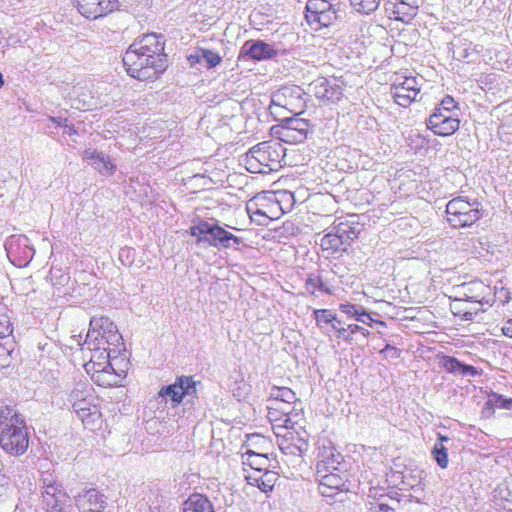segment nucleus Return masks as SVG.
Here are the masks:
<instances>
[{"label":"nucleus","instance_id":"c85d7f7f","mask_svg":"<svg viewBox=\"0 0 512 512\" xmlns=\"http://www.w3.org/2000/svg\"><path fill=\"white\" fill-rule=\"evenodd\" d=\"M439 364L448 373L470 376H476L478 374L476 367L461 363L457 358L452 356H439Z\"/></svg>","mask_w":512,"mask_h":512},{"label":"nucleus","instance_id":"c03bdc74","mask_svg":"<svg viewBox=\"0 0 512 512\" xmlns=\"http://www.w3.org/2000/svg\"><path fill=\"white\" fill-rule=\"evenodd\" d=\"M380 354L385 358V359H397L400 357L401 355V351L392 346V345H389L387 344L381 351H380Z\"/></svg>","mask_w":512,"mask_h":512},{"label":"nucleus","instance_id":"a878e982","mask_svg":"<svg viewBox=\"0 0 512 512\" xmlns=\"http://www.w3.org/2000/svg\"><path fill=\"white\" fill-rule=\"evenodd\" d=\"M240 55L247 56L252 60L262 61L275 57L277 51L271 45L261 40H250L244 43Z\"/></svg>","mask_w":512,"mask_h":512},{"label":"nucleus","instance_id":"cd10ccee","mask_svg":"<svg viewBox=\"0 0 512 512\" xmlns=\"http://www.w3.org/2000/svg\"><path fill=\"white\" fill-rule=\"evenodd\" d=\"M67 497L61 486L55 482L49 483L44 487L43 500L50 512H63V502Z\"/></svg>","mask_w":512,"mask_h":512},{"label":"nucleus","instance_id":"6e6d98bb","mask_svg":"<svg viewBox=\"0 0 512 512\" xmlns=\"http://www.w3.org/2000/svg\"><path fill=\"white\" fill-rule=\"evenodd\" d=\"M3 85H4V80H3L2 73L0 72V89L3 87Z\"/></svg>","mask_w":512,"mask_h":512},{"label":"nucleus","instance_id":"e433bc0d","mask_svg":"<svg viewBox=\"0 0 512 512\" xmlns=\"http://www.w3.org/2000/svg\"><path fill=\"white\" fill-rule=\"evenodd\" d=\"M357 324H349L347 327H342L340 324L334 325L335 337L339 341L348 344L354 342V335L357 333Z\"/></svg>","mask_w":512,"mask_h":512},{"label":"nucleus","instance_id":"58836bf2","mask_svg":"<svg viewBox=\"0 0 512 512\" xmlns=\"http://www.w3.org/2000/svg\"><path fill=\"white\" fill-rule=\"evenodd\" d=\"M350 3L356 11L368 14L378 8L380 0H350Z\"/></svg>","mask_w":512,"mask_h":512},{"label":"nucleus","instance_id":"0eeeda50","mask_svg":"<svg viewBox=\"0 0 512 512\" xmlns=\"http://www.w3.org/2000/svg\"><path fill=\"white\" fill-rule=\"evenodd\" d=\"M459 104L450 95H446L426 119V127L434 135L450 137L460 128Z\"/></svg>","mask_w":512,"mask_h":512},{"label":"nucleus","instance_id":"aec40b11","mask_svg":"<svg viewBox=\"0 0 512 512\" xmlns=\"http://www.w3.org/2000/svg\"><path fill=\"white\" fill-rule=\"evenodd\" d=\"M420 0H387L385 9L390 19L410 23L418 14Z\"/></svg>","mask_w":512,"mask_h":512},{"label":"nucleus","instance_id":"3c124183","mask_svg":"<svg viewBox=\"0 0 512 512\" xmlns=\"http://www.w3.org/2000/svg\"><path fill=\"white\" fill-rule=\"evenodd\" d=\"M501 330L505 336L512 338V318L503 323Z\"/></svg>","mask_w":512,"mask_h":512},{"label":"nucleus","instance_id":"c9c22d12","mask_svg":"<svg viewBox=\"0 0 512 512\" xmlns=\"http://www.w3.org/2000/svg\"><path fill=\"white\" fill-rule=\"evenodd\" d=\"M314 319L317 326L321 327L323 324H330L334 329V325L341 324L338 320L337 315L329 309H316L313 312Z\"/></svg>","mask_w":512,"mask_h":512},{"label":"nucleus","instance_id":"4468645a","mask_svg":"<svg viewBox=\"0 0 512 512\" xmlns=\"http://www.w3.org/2000/svg\"><path fill=\"white\" fill-rule=\"evenodd\" d=\"M305 108L303 89L296 85L278 89L270 105V111L275 115H282V111H286L290 115L298 116L304 112Z\"/></svg>","mask_w":512,"mask_h":512},{"label":"nucleus","instance_id":"a19ab883","mask_svg":"<svg viewBox=\"0 0 512 512\" xmlns=\"http://www.w3.org/2000/svg\"><path fill=\"white\" fill-rule=\"evenodd\" d=\"M305 286L310 294H315L316 291L329 292L328 289L325 288L324 282L320 276H308Z\"/></svg>","mask_w":512,"mask_h":512},{"label":"nucleus","instance_id":"7c9ffc66","mask_svg":"<svg viewBox=\"0 0 512 512\" xmlns=\"http://www.w3.org/2000/svg\"><path fill=\"white\" fill-rule=\"evenodd\" d=\"M246 468L244 469L246 472L245 476H249L251 472H264L273 467V460L270 458L268 454H260V455H249L245 457V461L243 462Z\"/></svg>","mask_w":512,"mask_h":512},{"label":"nucleus","instance_id":"473e14b6","mask_svg":"<svg viewBox=\"0 0 512 512\" xmlns=\"http://www.w3.org/2000/svg\"><path fill=\"white\" fill-rule=\"evenodd\" d=\"M298 403L296 393L289 387L274 386L270 392L269 403L271 402Z\"/></svg>","mask_w":512,"mask_h":512},{"label":"nucleus","instance_id":"09e8293b","mask_svg":"<svg viewBox=\"0 0 512 512\" xmlns=\"http://www.w3.org/2000/svg\"><path fill=\"white\" fill-rule=\"evenodd\" d=\"M9 489V478L0 471V497L4 496Z\"/></svg>","mask_w":512,"mask_h":512},{"label":"nucleus","instance_id":"ddd939ff","mask_svg":"<svg viewBox=\"0 0 512 512\" xmlns=\"http://www.w3.org/2000/svg\"><path fill=\"white\" fill-rule=\"evenodd\" d=\"M445 213L447 222L458 229L472 226L483 216L477 205L463 196L451 199L446 205Z\"/></svg>","mask_w":512,"mask_h":512},{"label":"nucleus","instance_id":"f704fd0d","mask_svg":"<svg viewBox=\"0 0 512 512\" xmlns=\"http://www.w3.org/2000/svg\"><path fill=\"white\" fill-rule=\"evenodd\" d=\"M14 349L15 342L12 337L0 339V369L10 366Z\"/></svg>","mask_w":512,"mask_h":512},{"label":"nucleus","instance_id":"f3484780","mask_svg":"<svg viewBox=\"0 0 512 512\" xmlns=\"http://www.w3.org/2000/svg\"><path fill=\"white\" fill-rule=\"evenodd\" d=\"M72 6L83 17L96 20L119 10L118 0H70Z\"/></svg>","mask_w":512,"mask_h":512},{"label":"nucleus","instance_id":"de8ad7c7","mask_svg":"<svg viewBox=\"0 0 512 512\" xmlns=\"http://www.w3.org/2000/svg\"><path fill=\"white\" fill-rule=\"evenodd\" d=\"M202 49L203 48H199V49H197V51L194 54H190L189 56H187V61L191 67H194L197 64H200L201 61L203 60V58L201 57Z\"/></svg>","mask_w":512,"mask_h":512},{"label":"nucleus","instance_id":"39448f33","mask_svg":"<svg viewBox=\"0 0 512 512\" xmlns=\"http://www.w3.org/2000/svg\"><path fill=\"white\" fill-rule=\"evenodd\" d=\"M68 400L86 428L94 430L101 426L100 398L90 384L77 383L69 393Z\"/></svg>","mask_w":512,"mask_h":512},{"label":"nucleus","instance_id":"37998d69","mask_svg":"<svg viewBox=\"0 0 512 512\" xmlns=\"http://www.w3.org/2000/svg\"><path fill=\"white\" fill-rule=\"evenodd\" d=\"M12 332L13 328L9 318L4 314H0V339L11 337Z\"/></svg>","mask_w":512,"mask_h":512},{"label":"nucleus","instance_id":"dca6fc26","mask_svg":"<svg viewBox=\"0 0 512 512\" xmlns=\"http://www.w3.org/2000/svg\"><path fill=\"white\" fill-rule=\"evenodd\" d=\"M305 19L314 29H319L331 26L337 19V13L329 0H308Z\"/></svg>","mask_w":512,"mask_h":512},{"label":"nucleus","instance_id":"6e6552de","mask_svg":"<svg viewBox=\"0 0 512 512\" xmlns=\"http://www.w3.org/2000/svg\"><path fill=\"white\" fill-rule=\"evenodd\" d=\"M283 148L279 143L270 141L261 142L246 153L245 167L255 174H267L281 167Z\"/></svg>","mask_w":512,"mask_h":512},{"label":"nucleus","instance_id":"72a5a7b5","mask_svg":"<svg viewBox=\"0 0 512 512\" xmlns=\"http://www.w3.org/2000/svg\"><path fill=\"white\" fill-rule=\"evenodd\" d=\"M438 439L440 440V443H436L432 449V455L438 464V466L442 469L447 468L449 463L448 458V450L443 445V442L449 441V437L446 435L439 434Z\"/></svg>","mask_w":512,"mask_h":512},{"label":"nucleus","instance_id":"4be33fe9","mask_svg":"<svg viewBox=\"0 0 512 512\" xmlns=\"http://www.w3.org/2000/svg\"><path fill=\"white\" fill-rule=\"evenodd\" d=\"M343 456L332 445L323 446L319 449L318 461L316 464V475L332 473L343 470Z\"/></svg>","mask_w":512,"mask_h":512},{"label":"nucleus","instance_id":"79ce46f5","mask_svg":"<svg viewBox=\"0 0 512 512\" xmlns=\"http://www.w3.org/2000/svg\"><path fill=\"white\" fill-rule=\"evenodd\" d=\"M201 57L206 61L207 69H213L222 62V57L219 53L206 48L202 49Z\"/></svg>","mask_w":512,"mask_h":512},{"label":"nucleus","instance_id":"ea45409f","mask_svg":"<svg viewBox=\"0 0 512 512\" xmlns=\"http://www.w3.org/2000/svg\"><path fill=\"white\" fill-rule=\"evenodd\" d=\"M95 169L102 175L111 176L115 172V166L109 157L97 156V162H94Z\"/></svg>","mask_w":512,"mask_h":512},{"label":"nucleus","instance_id":"2f4dec72","mask_svg":"<svg viewBox=\"0 0 512 512\" xmlns=\"http://www.w3.org/2000/svg\"><path fill=\"white\" fill-rule=\"evenodd\" d=\"M184 512H214L211 502L200 494H193L186 501Z\"/></svg>","mask_w":512,"mask_h":512},{"label":"nucleus","instance_id":"8fccbe9b","mask_svg":"<svg viewBox=\"0 0 512 512\" xmlns=\"http://www.w3.org/2000/svg\"><path fill=\"white\" fill-rule=\"evenodd\" d=\"M371 512H393V508L384 503L373 504L370 508Z\"/></svg>","mask_w":512,"mask_h":512},{"label":"nucleus","instance_id":"f257e3e1","mask_svg":"<svg viewBox=\"0 0 512 512\" xmlns=\"http://www.w3.org/2000/svg\"><path fill=\"white\" fill-rule=\"evenodd\" d=\"M122 61L131 78L142 82H155L169 67L165 40L156 33L145 34L130 44Z\"/></svg>","mask_w":512,"mask_h":512},{"label":"nucleus","instance_id":"c756f323","mask_svg":"<svg viewBox=\"0 0 512 512\" xmlns=\"http://www.w3.org/2000/svg\"><path fill=\"white\" fill-rule=\"evenodd\" d=\"M245 447L246 452L244 457H248L249 455L268 454L272 447V443L269 438L255 433L247 436Z\"/></svg>","mask_w":512,"mask_h":512},{"label":"nucleus","instance_id":"603ef678","mask_svg":"<svg viewBox=\"0 0 512 512\" xmlns=\"http://www.w3.org/2000/svg\"><path fill=\"white\" fill-rule=\"evenodd\" d=\"M97 156L101 155L97 154L95 151H85L83 158L87 160H94V162H97Z\"/></svg>","mask_w":512,"mask_h":512},{"label":"nucleus","instance_id":"6ab92c4d","mask_svg":"<svg viewBox=\"0 0 512 512\" xmlns=\"http://www.w3.org/2000/svg\"><path fill=\"white\" fill-rule=\"evenodd\" d=\"M309 90L324 105L336 103L343 96L342 86L334 78L318 77L309 84Z\"/></svg>","mask_w":512,"mask_h":512},{"label":"nucleus","instance_id":"9d476101","mask_svg":"<svg viewBox=\"0 0 512 512\" xmlns=\"http://www.w3.org/2000/svg\"><path fill=\"white\" fill-rule=\"evenodd\" d=\"M246 210L251 221L258 225H268L284 214L274 193H261L252 197L246 204Z\"/></svg>","mask_w":512,"mask_h":512},{"label":"nucleus","instance_id":"1a4fd4ad","mask_svg":"<svg viewBox=\"0 0 512 512\" xmlns=\"http://www.w3.org/2000/svg\"><path fill=\"white\" fill-rule=\"evenodd\" d=\"M421 83L417 76L407 69L394 72L389 77V92L395 104L407 108L421 92Z\"/></svg>","mask_w":512,"mask_h":512},{"label":"nucleus","instance_id":"a18cd8bd","mask_svg":"<svg viewBox=\"0 0 512 512\" xmlns=\"http://www.w3.org/2000/svg\"><path fill=\"white\" fill-rule=\"evenodd\" d=\"M354 318L357 321L363 322L368 324L369 326H372L373 319L369 312H367L365 309H358L357 313L355 314Z\"/></svg>","mask_w":512,"mask_h":512},{"label":"nucleus","instance_id":"a211bd4d","mask_svg":"<svg viewBox=\"0 0 512 512\" xmlns=\"http://www.w3.org/2000/svg\"><path fill=\"white\" fill-rule=\"evenodd\" d=\"M298 403L271 402L268 405V419L273 425V429L303 421L301 409H297Z\"/></svg>","mask_w":512,"mask_h":512},{"label":"nucleus","instance_id":"9b49d317","mask_svg":"<svg viewBox=\"0 0 512 512\" xmlns=\"http://www.w3.org/2000/svg\"><path fill=\"white\" fill-rule=\"evenodd\" d=\"M301 422L296 421L274 429L277 444L286 455L301 456L308 449L309 435Z\"/></svg>","mask_w":512,"mask_h":512},{"label":"nucleus","instance_id":"bb28decb","mask_svg":"<svg viewBox=\"0 0 512 512\" xmlns=\"http://www.w3.org/2000/svg\"><path fill=\"white\" fill-rule=\"evenodd\" d=\"M275 469L276 467L261 473L251 472V474H249V476H245V478L250 485L256 486L264 493H269L273 490L279 479V473Z\"/></svg>","mask_w":512,"mask_h":512},{"label":"nucleus","instance_id":"4c0bfd02","mask_svg":"<svg viewBox=\"0 0 512 512\" xmlns=\"http://www.w3.org/2000/svg\"><path fill=\"white\" fill-rule=\"evenodd\" d=\"M485 405L490 410H493L494 408L511 410L512 398H505L501 394L491 393Z\"/></svg>","mask_w":512,"mask_h":512},{"label":"nucleus","instance_id":"13d9d810","mask_svg":"<svg viewBox=\"0 0 512 512\" xmlns=\"http://www.w3.org/2000/svg\"><path fill=\"white\" fill-rule=\"evenodd\" d=\"M377 323L381 324V325H384V322L383 321H376Z\"/></svg>","mask_w":512,"mask_h":512},{"label":"nucleus","instance_id":"f03ea898","mask_svg":"<svg viewBox=\"0 0 512 512\" xmlns=\"http://www.w3.org/2000/svg\"><path fill=\"white\" fill-rule=\"evenodd\" d=\"M90 359L84 368L98 386L104 388L121 386L127 375L128 361L124 353L116 354L95 348L89 350Z\"/></svg>","mask_w":512,"mask_h":512},{"label":"nucleus","instance_id":"4d7b16f0","mask_svg":"<svg viewBox=\"0 0 512 512\" xmlns=\"http://www.w3.org/2000/svg\"><path fill=\"white\" fill-rule=\"evenodd\" d=\"M51 120H52L53 122L58 123V119H56V118H54V117H52V118H51Z\"/></svg>","mask_w":512,"mask_h":512},{"label":"nucleus","instance_id":"49530a36","mask_svg":"<svg viewBox=\"0 0 512 512\" xmlns=\"http://www.w3.org/2000/svg\"><path fill=\"white\" fill-rule=\"evenodd\" d=\"M339 309L341 312H343L347 316L354 318V316L357 313L359 308H357L355 305L350 304V303H342L339 305Z\"/></svg>","mask_w":512,"mask_h":512},{"label":"nucleus","instance_id":"2eb2a0df","mask_svg":"<svg viewBox=\"0 0 512 512\" xmlns=\"http://www.w3.org/2000/svg\"><path fill=\"white\" fill-rule=\"evenodd\" d=\"M285 123L273 126L271 133L277 139L288 144H299L304 142L310 132L309 121L302 118H293L283 115Z\"/></svg>","mask_w":512,"mask_h":512},{"label":"nucleus","instance_id":"412c9836","mask_svg":"<svg viewBox=\"0 0 512 512\" xmlns=\"http://www.w3.org/2000/svg\"><path fill=\"white\" fill-rule=\"evenodd\" d=\"M319 490L323 496L333 497L348 491V475L345 469L332 473L318 474Z\"/></svg>","mask_w":512,"mask_h":512},{"label":"nucleus","instance_id":"b1692460","mask_svg":"<svg viewBox=\"0 0 512 512\" xmlns=\"http://www.w3.org/2000/svg\"><path fill=\"white\" fill-rule=\"evenodd\" d=\"M482 299L456 298L450 302V311L459 320L469 321L481 310Z\"/></svg>","mask_w":512,"mask_h":512},{"label":"nucleus","instance_id":"423d86ee","mask_svg":"<svg viewBox=\"0 0 512 512\" xmlns=\"http://www.w3.org/2000/svg\"><path fill=\"white\" fill-rule=\"evenodd\" d=\"M85 345L88 350L95 348L120 354L124 351V342L116 325L105 316L93 317L86 336Z\"/></svg>","mask_w":512,"mask_h":512},{"label":"nucleus","instance_id":"393cba45","mask_svg":"<svg viewBox=\"0 0 512 512\" xmlns=\"http://www.w3.org/2000/svg\"><path fill=\"white\" fill-rule=\"evenodd\" d=\"M190 391H195V382L192 377L181 376L173 384L162 387L159 396H168L174 405H178Z\"/></svg>","mask_w":512,"mask_h":512},{"label":"nucleus","instance_id":"864d4df0","mask_svg":"<svg viewBox=\"0 0 512 512\" xmlns=\"http://www.w3.org/2000/svg\"><path fill=\"white\" fill-rule=\"evenodd\" d=\"M357 333H360L364 338H369L370 331L357 324Z\"/></svg>","mask_w":512,"mask_h":512},{"label":"nucleus","instance_id":"7ed1b4c3","mask_svg":"<svg viewBox=\"0 0 512 512\" xmlns=\"http://www.w3.org/2000/svg\"><path fill=\"white\" fill-rule=\"evenodd\" d=\"M29 432L24 417L11 406L0 407V447L8 455L19 457L29 447Z\"/></svg>","mask_w":512,"mask_h":512},{"label":"nucleus","instance_id":"5fc2aeb1","mask_svg":"<svg viewBox=\"0 0 512 512\" xmlns=\"http://www.w3.org/2000/svg\"><path fill=\"white\" fill-rule=\"evenodd\" d=\"M68 281H69V276L67 274H61L60 275V281L59 282H54L53 281V285L61 284L63 282L67 283Z\"/></svg>","mask_w":512,"mask_h":512},{"label":"nucleus","instance_id":"f8f14e48","mask_svg":"<svg viewBox=\"0 0 512 512\" xmlns=\"http://www.w3.org/2000/svg\"><path fill=\"white\" fill-rule=\"evenodd\" d=\"M189 233L197 239V242H206L216 248H229L231 242L234 245L242 243L239 237L225 230L222 226L210 224L205 220H200L196 225L191 226Z\"/></svg>","mask_w":512,"mask_h":512},{"label":"nucleus","instance_id":"20e7f679","mask_svg":"<svg viewBox=\"0 0 512 512\" xmlns=\"http://www.w3.org/2000/svg\"><path fill=\"white\" fill-rule=\"evenodd\" d=\"M360 234L359 223L337 218L319 240V247L327 259H340L347 254Z\"/></svg>","mask_w":512,"mask_h":512},{"label":"nucleus","instance_id":"5701e85b","mask_svg":"<svg viewBox=\"0 0 512 512\" xmlns=\"http://www.w3.org/2000/svg\"><path fill=\"white\" fill-rule=\"evenodd\" d=\"M76 507L80 512H104L105 495L95 488H90L75 497Z\"/></svg>","mask_w":512,"mask_h":512}]
</instances>
